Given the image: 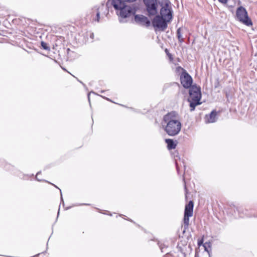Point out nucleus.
Instances as JSON below:
<instances>
[{
  "label": "nucleus",
  "mask_w": 257,
  "mask_h": 257,
  "mask_svg": "<svg viewBox=\"0 0 257 257\" xmlns=\"http://www.w3.org/2000/svg\"><path fill=\"white\" fill-rule=\"evenodd\" d=\"M162 125L165 126L166 133L170 136L178 135L182 126L181 122L177 119V114L175 111L169 112L164 116Z\"/></svg>",
  "instance_id": "f257e3e1"
},
{
  "label": "nucleus",
  "mask_w": 257,
  "mask_h": 257,
  "mask_svg": "<svg viewBox=\"0 0 257 257\" xmlns=\"http://www.w3.org/2000/svg\"><path fill=\"white\" fill-rule=\"evenodd\" d=\"M111 4L116 11L119 21L121 23H125L126 21L125 19L135 15L137 12V9L134 5H127L124 2H120V0H112Z\"/></svg>",
  "instance_id": "f03ea898"
},
{
  "label": "nucleus",
  "mask_w": 257,
  "mask_h": 257,
  "mask_svg": "<svg viewBox=\"0 0 257 257\" xmlns=\"http://www.w3.org/2000/svg\"><path fill=\"white\" fill-rule=\"evenodd\" d=\"M144 5V12L146 15L152 18L158 13V3L157 0H143Z\"/></svg>",
  "instance_id": "7ed1b4c3"
},
{
  "label": "nucleus",
  "mask_w": 257,
  "mask_h": 257,
  "mask_svg": "<svg viewBox=\"0 0 257 257\" xmlns=\"http://www.w3.org/2000/svg\"><path fill=\"white\" fill-rule=\"evenodd\" d=\"M235 19L247 26L249 27L252 25V21L249 18L246 9L242 6L239 7L236 9Z\"/></svg>",
  "instance_id": "20e7f679"
},
{
  "label": "nucleus",
  "mask_w": 257,
  "mask_h": 257,
  "mask_svg": "<svg viewBox=\"0 0 257 257\" xmlns=\"http://www.w3.org/2000/svg\"><path fill=\"white\" fill-rule=\"evenodd\" d=\"M152 24L156 31H164L168 27V24L170 22L158 15V13L153 17Z\"/></svg>",
  "instance_id": "39448f33"
},
{
  "label": "nucleus",
  "mask_w": 257,
  "mask_h": 257,
  "mask_svg": "<svg viewBox=\"0 0 257 257\" xmlns=\"http://www.w3.org/2000/svg\"><path fill=\"white\" fill-rule=\"evenodd\" d=\"M104 6L102 5L100 7L95 6L90 10L86 15L87 19L92 22H99L100 19V14L104 9Z\"/></svg>",
  "instance_id": "423d86ee"
},
{
  "label": "nucleus",
  "mask_w": 257,
  "mask_h": 257,
  "mask_svg": "<svg viewBox=\"0 0 257 257\" xmlns=\"http://www.w3.org/2000/svg\"><path fill=\"white\" fill-rule=\"evenodd\" d=\"M173 13L171 3L168 1L162 6L160 10V13L158 15L168 20V21L171 22L173 19Z\"/></svg>",
  "instance_id": "0eeeda50"
},
{
  "label": "nucleus",
  "mask_w": 257,
  "mask_h": 257,
  "mask_svg": "<svg viewBox=\"0 0 257 257\" xmlns=\"http://www.w3.org/2000/svg\"><path fill=\"white\" fill-rule=\"evenodd\" d=\"M180 81L182 86L185 88H190L192 86V78L185 71H183L180 76Z\"/></svg>",
  "instance_id": "6e6552de"
},
{
  "label": "nucleus",
  "mask_w": 257,
  "mask_h": 257,
  "mask_svg": "<svg viewBox=\"0 0 257 257\" xmlns=\"http://www.w3.org/2000/svg\"><path fill=\"white\" fill-rule=\"evenodd\" d=\"M189 98L188 99H197L200 100L201 98V89L196 85H192L189 91Z\"/></svg>",
  "instance_id": "1a4fd4ad"
},
{
  "label": "nucleus",
  "mask_w": 257,
  "mask_h": 257,
  "mask_svg": "<svg viewBox=\"0 0 257 257\" xmlns=\"http://www.w3.org/2000/svg\"><path fill=\"white\" fill-rule=\"evenodd\" d=\"M135 21L146 27H149L151 25V22L148 18L142 15H135Z\"/></svg>",
  "instance_id": "9d476101"
},
{
  "label": "nucleus",
  "mask_w": 257,
  "mask_h": 257,
  "mask_svg": "<svg viewBox=\"0 0 257 257\" xmlns=\"http://www.w3.org/2000/svg\"><path fill=\"white\" fill-rule=\"evenodd\" d=\"M232 209L234 210L235 212V210H236L237 211L238 215L240 217H250L252 216V215L249 213V210L247 209L243 208L242 207H237L234 206L233 207Z\"/></svg>",
  "instance_id": "9b49d317"
},
{
  "label": "nucleus",
  "mask_w": 257,
  "mask_h": 257,
  "mask_svg": "<svg viewBox=\"0 0 257 257\" xmlns=\"http://www.w3.org/2000/svg\"><path fill=\"white\" fill-rule=\"evenodd\" d=\"M217 111L215 110H212L210 113L205 117V121L206 123H213L217 120Z\"/></svg>",
  "instance_id": "f8f14e48"
},
{
  "label": "nucleus",
  "mask_w": 257,
  "mask_h": 257,
  "mask_svg": "<svg viewBox=\"0 0 257 257\" xmlns=\"http://www.w3.org/2000/svg\"><path fill=\"white\" fill-rule=\"evenodd\" d=\"M193 202L191 200L189 201L188 203L185 205L184 214L192 216L193 212Z\"/></svg>",
  "instance_id": "ddd939ff"
},
{
  "label": "nucleus",
  "mask_w": 257,
  "mask_h": 257,
  "mask_svg": "<svg viewBox=\"0 0 257 257\" xmlns=\"http://www.w3.org/2000/svg\"><path fill=\"white\" fill-rule=\"evenodd\" d=\"M188 101L190 102V107H191L190 110L191 111L194 110L195 107L201 104L200 102V100H198L197 99H188Z\"/></svg>",
  "instance_id": "4468645a"
},
{
  "label": "nucleus",
  "mask_w": 257,
  "mask_h": 257,
  "mask_svg": "<svg viewBox=\"0 0 257 257\" xmlns=\"http://www.w3.org/2000/svg\"><path fill=\"white\" fill-rule=\"evenodd\" d=\"M165 142L167 144V148L169 150L174 149L176 147V144L172 139H168L165 140Z\"/></svg>",
  "instance_id": "2eb2a0df"
},
{
  "label": "nucleus",
  "mask_w": 257,
  "mask_h": 257,
  "mask_svg": "<svg viewBox=\"0 0 257 257\" xmlns=\"http://www.w3.org/2000/svg\"><path fill=\"white\" fill-rule=\"evenodd\" d=\"M181 31L182 29L181 28L178 29L177 31V36L179 42L181 43H182L184 42V38L182 37Z\"/></svg>",
  "instance_id": "dca6fc26"
},
{
  "label": "nucleus",
  "mask_w": 257,
  "mask_h": 257,
  "mask_svg": "<svg viewBox=\"0 0 257 257\" xmlns=\"http://www.w3.org/2000/svg\"><path fill=\"white\" fill-rule=\"evenodd\" d=\"M191 216L188 215H184V224L185 228H187L188 227L189 223V217H191Z\"/></svg>",
  "instance_id": "f3484780"
},
{
  "label": "nucleus",
  "mask_w": 257,
  "mask_h": 257,
  "mask_svg": "<svg viewBox=\"0 0 257 257\" xmlns=\"http://www.w3.org/2000/svg\"><path fill=\"white\" fill-rule=\"evenodd\" d=\"M41 45L42 46V47L44 49V50H50V47L48 46V44L43 42V41H42L41 43Z\"/></svg>",
  "instance_id": "a211bd4d"
},
{
  "label": "nucleus",
  "mask_w": 257,
  "mask_h": 257,
  "mask_svg": "<svg viewBox=\"0 0 257 257\" xmlns=\"http://www.w3.org/2000/svg\"><path fill=\"white\" fill-rule=\"evenodd\" d=\"M158 245L162 252H165L164 249L166 248V246L163 243L159 242Z\"/></svg>",
  "instance_id": "6ab92c4d"
},
{
  "label": "nucleus",
  "mask_w": 257,
  "mask_h": 257,
  "mask_svg": "<svg viewBox=\"0 0 257 257\" xmlns=\"http://www.w3.org/2000/svg\"><path fill=\"white\" fill-rule=\"evenodd\" d=\"M136 0H120V2H124L125 3L126 2L132 3L135 2Z\"/></svg>",
  "instance_id": "aec40b11"
},
{
  "label": "nucleus",
  "mask_w": 257,
  "mask_h": 257,
  "mask_svg": "<svg viewBox=\"0 0 257 257\" xmlns=\"http://www.w3.org/2000/svg\"><path fill=\"white\" fill-rule=\"evenodd\" d=\"M220 3H222V4H225L227 3V2L228 1V0H218Z\"/></svg>",
  "instance_id": "412c9836"
},
{
  "label": "nucleus",
  "mask_w": 257,
  "mask_h": 257,
  "mask_svg": "<svg viewBox=\"0 0 257 257\" xmlns=\"http://www.w3.org/2000/svg\"><path fill=\"white\" fill-rule=\"evenodd\" d=\"M207 243H205L204 245V247L205 248V250L206 251L209 253V250L207 248Z\"/></svg>",
  "instance_id": "4be33fe9"
},
{
  "label": "nucleus",
  "mask_w": 257,
  "mask_h": 257,
  "mask_svg": "<svg viewBox=\"0 0 257 257\" xmlns=\"http://www.w3.org/2000/svg\"><path fill=\"white\" fill-rule=\"evenodd\" d=\"M40 172H38L37 174H36V179L38 180V181H41V180L39 179L38 178V176L40 174Z\"/></svg>",
  "instance_id": "5701e85b"
},
{
  "label": "nucleus",
  "mask_w": 257,
  "mask_h": 257,
  "mask_svg": "<svg viewBox=\"0 0 257 257\" xmlns=\"http://www.w3.org/2000/svg\"><path fill=\"white\" fill-rule=\"evenodd\" d=\"M59 189L60 190V191H61V190L59 188ZM60 192H61V200L63 202V203H64V202L63 200V198H62V193H61V191H60Z\"/></svg>",
  "instance_id": "b1692460"
},
{
  "label": "nucleus",
  "mask_w": 257,
  "mask_h": 257,
  "mask_svg": "<svg viewBox=\"0 0 257 257\" xmlns=\"http://www.w3.org/2000/svg\"><path fill=\"white\" fill-rule=\"evenodd\" d=\"M176 168H177V171L179 172V169H178V165L177 163L176 164Z\"/></svg>",
  "instance_id": "393cba45"
},
{
  "label": "nucleus",
  "mask_w": 257,
  "mask_h": 257,
  "mask_svg": "<svg viewBox=\"0 0 257 257\" xmlns=\"http://www.w3.org/2000/svg\"><path fill=\"white\" fill-rule=\"evenodd\" d=\"M101 96V97H102L103 98H104L106 99V100H109V101H110V100L109 99V98H105V97H103V96Z\"/></svg>",
  "instance_id": "a878e982"
},
{
  "label": "nucleus",
  "mask_w": 257,
  "mask_h": 257,
  "mask_svg": "<svg viewBox=\"0 0 257 257\" xmlns=\"http://www.w3.org/2000/svg\"><path fill=\"white\" fill-rule=\"evenodd\" d=\"M105 91L104 90H101L100 93H103Z\"/></svg>",
  "instance_id": "bb28decb"
},
{
  "label": "nucleus",
  "mask_w": 257,
  "mask_h": 257,
  "mask_svg": "<svg viewBox=\"0 0 257 257\" xmlns=\"http://www.w3.org/2000/svg\"><path fill=\"white\" fill-rule=\"evenodd\" d=\"M88 99L89 100V94H88Z\"/></svg>",
  "instance_id": "cd10ccee"
},
{
  "label": "nucleus",
  "mask_w": 257,
  "mask_h": 257,
  "mask_svg": "<svg viewBox=\"0 0 257 257\" xmlns=\"http://www.w3.org/2000/svg\"><path fill=\"white\" fill-rule=\"evenodd\" d=\"M59 210L58 212V215H59Z\"/></svg>",
  "instance_id": "c85d7f7f"
},
{
  "label": "nucleus",
  "mask_w": 257,
  "mask_h": 257,
  "mask_svg": "<svg viewBox=\"0 0 257 257\" xmlns=\"http://www.w3.org/2000/svg\"><path fill=\"white\" fill-rule=\"evenodd\" d=\"M54 186H55V187H56V188H58L57 187V186L54 185Z\"/></svg>",
  "instance_id": "c756f323"
},
{
  "label": "nucleus",
  "mask_w": 257,
  "mask_h": 257,
  "mask_svg": "<svg viewBox=\"0 0 257 257\" xmlns=\"http://www.w3.org/2000/svg\"><path fill=\"white\" fill-rule=\"evenodd\" d=\"M253 216H254V217H257V215H256V216H255V215H254Z\"/></svg>",
  "instance_id": "7c9ffc66"
}]
</instances>
